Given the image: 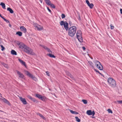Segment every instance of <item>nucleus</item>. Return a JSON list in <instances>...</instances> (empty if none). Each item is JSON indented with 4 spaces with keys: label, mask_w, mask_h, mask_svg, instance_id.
Segmentation results:
<instances>
[{
    "label": "nucleus",
    "mask_w": 122,
    "mask_h": 122,
    "mask_svg": "<svg viewBox=\"0 0 122 122\" xmlns=\"http://www.w3.org/2000/svg\"><path fill=\"white\" fill-rule=\"evenodd\" d=\"M77 28L75 26L70 27L68 29V35L71 37L73 36L76 33Z\"/></svg>",
    "instance_id": "nucleus-1"
},
{
    "label": "nucleus",
    "mask_w": 122,
    "mask_h": 122,
    "mask_svg": "<svg viewBox=\"0 0 122 122\" xmlns=\"http://www.w3.org/2000/svg\"><path fill=\"white\" fill-rule=\"evenodd\" d=\"M107 81L111 86L112 87H114L116 85V82L115 81L111 78H109L108 79Z\"/></svg>",
    "instance_id": "nucleus-2"
},
{
    "label": "nucleus",
    "mask_w": 122,
    "mask_h": 122,
    "mask_svg": "<svg viewBox=\"0 0 122 122\" xmlns=\"http://www.w3.org/2000/svg\"><path fill=\"white\" fill-rule=\"evenodd\" d=\"M76 36L79 41L81 42H82L83 41V40L82 37V33L81 30H77L76 33Z\"/></svg>",
    "instance_id": "nucleus-3"
},
{
    "label": "nucleus",
    "mask_w": 122,
    "mask_h": 122,
    "mask_svg": "<svg viewBox=\"0 0 122 122\" xmlns=\"http://www.w3.org/2000/svg\"><path fill=\"white\" fill-rule=\"evenodd\" d=\"M95 65L100 70H103V67L101 63L98 61H96L94 62Z\"/></svg>",
    "instance_id": "nucleus-4"
},
{
    "label": "nucleus",
    "mask_w": 122,
    "mask_h": 122,
    "mask_svg": "<svg viewBox=\"0 0 122 122\" xmlns=\"http://www.w3.org/2000/svg\"><path fill=\"white\" fill-rule=\"evenodd\" d=\"M60 24L61 26L63 25L66 31L68 30V24L66 21H61L60 22Z\"/></svg>",
    "instance_id": "nucleus-5"
},
{
    "label": "nucleus",
    "mask_w": 122,
    "mask_h": 122,
    "mask_svg": "<svg viewBox=\"0 0 122 122\" xmlns=\"http://www.w3.org/2000/svg\"><path fill=\"white\" fill-rule=\"evenodd\" d=\"M34 27H35V30L38 31H41L43 29V27L36 23H34L33 24Z\"/></svg>",
    "instance_id": "nucleus-6"
},
{
    "label": "nucleus",
    "mask_w": 122,
    "mask_h": 122,
    "mask_svg": "<svg viewBox=\"0 0 122 122\" xmlns=\"http://www.w3.org/2000/svg\"><path fill=\"white\" fill-rule=\"evenodd\" d=\"M26 74L28 76L32 78L33 80L36 81H37V78L28 71H27L26 72Z\"/></svg>",
    "instance_id": "nucleus-7"
},
{
    "label": "nucleus",
    "mask_w": 122,
    "mask_h": 122,
    "mask_svg": "<svg viewBox=\"0 0 122 122\" xmlns=\"http://www.w3.org/2000/svg\"><path fill=\"white\" fill-rule=\"evenodd\" d=\"M2 95V94L0 93V96L1 97V98H0V100L9 106H10L11 104L7 100L3 97Z\"/></svg>",
    "instance_id": "nucleus-8"
},
{
    "label": "nucleus",
    "mask_w": 122,
    "mask_h": 122,
    "mask_svg": "<svg viewBox=\"0 0 122 122\" xmlns=\"http://www.w3.org/2000/svg\"><path fill=\"white\" fill-rule=\"evenodd\" d=\"M17 45L19 46L20 48L22 49H24L26 46L25 44L22 42H18L17 43Z\"/></svg>",
    "instance_id": "nucleus-9"
},
{
    "label": "nucleus",
    "mask_w": 122,
    "mask_h": 122,
    "mask_svg": "<svg viewBox=\"0 0 122 122\" xmlns=\"http://www.w3.org/2000/svg\"><path fill=\"white\" fill-rule=\"evenodd\" d=\"M86 113L89 116L92 115L93 116L95 114V112L94 111L92 112L91 110H87L86 112Z\"/></svg>",
    "instance_id": "nucleus-10"
},
{
    "label": "nucleus",
    "mask_w": 122,
    "mask_h": 122,
    "mask_svg": "<svg viewBox=\"0 0 122 122\" xmlns=\"http://www.w3.org/2000/svg\"><path fill=\"white\" fill-rule=\"evenodd\" d=\"M86 2L90 9H92L93 8L94 5L93 3H90L88 0H86Z\"/></svg>",
    "instance_id": "nucleus-11"
},
{
    "label": "nucleus",
    "mask_w": 122,
    "mask_h": 122,
    "mask_svg": "<svg viewBox=\"0 0 122 122\" xmlns=\"http://www.w3.org/2000/svg\"><path fill=\"white\" fill-rule=\"evenodd\" d=\"M19 97L20 101L24 104L26 105L27 104V102L25 99L22 98L21 97Z\"/></svg>",
    "instance_id": "nucleus-12"
},
{
    "label": "nucleus",
    "mask_w": 122,
    "mask_h": 122,
    "mask_svg": "<svg viewBox=\"0 0 122 122\" xmlns=\"http://www.w3.org/2000/svg\"><path fill=\"white\" fill-rule=\"evenodd\" d=\"M16 71L18 75L19 76V77L22 78H24V76L22 73H21L20 72L17 70H16Z\"/></svg>",
    "instance_id": "nucleus-13"
},
{
    "label": "nucleus",
    "mask_w": 122,
    "mask_h": 122,
    "mask_svg": "<svg viewBox=\"0 0 122 122\" xmlns=\"http://www.w3.org/2000/svg\"><path fill=\"white\" fill-rule=\"evenodd\" d=\"M20 28L21 30L24 33H25L26 32V29L23 26H20Z\"/></svg>",
    "instance_id": "nucleus-14"
},
{
    "label": "nucleus",
    "mask_w": 122,
    "mask_h": 122,
    "mask_svg": "<svg viewBox=\"0 0 122 122\" xmlns=\"http://www.w3.org/2000/svg\"><path fill=\"white\" fill-rule=\"evenodd\" d=\"M28 54H29L30 55H35L36 54L35 53L33 52V50L30 48L29 49V52Z\"/></svg>",
    "instance_id": "nucleus-15"
},
{
    "label": "nucleus",
    "mask_w": 122,
    "mask_h": 122,
    "mask_svg": "<svg viewBox=\"0 0 122 122\" xmlns=\"http://www.w3.org/2000/svg\"><path fill=\"white\" fill-rule=\"evenodd\" d=\"M24 51L26 53H28L29 52V49H30V48L28 47H27V46H26L24 48Z\"/></svg>",
    "instance_id": "nucleus-16"
},
{
    "label": "nucleus",
    "mask_w": 122,
    "mask_h": 122,
    "mask_svg": "<svg viewBox=\"0 0 122 122\" xmlns=\"http://www.w3.org/2000/svg\"><path fill=\"white\" fill-rule=\"evenodd\" d=\"M18 60L25 67H26V65L25 62L23 61V60H21L20 59H19Z\"/></svg>",
    "instance_id": "nucleus-17"
},
{
    "label": "nucleus",
    "mask_w": 122,
    "mask_h": 122,
    "mask_svg": "<svg viewBox=\"0 0 122 122\" xmlns=\"http://www.w3.org/2000/svg\"><path fill=\"white\" fill-rule=\"evenodd\" d=\"M11 53L13 55H17L16 52L14 50H11Z\"/></svg>",
    "instance_id": "nucleus-18"
},
{
    "label": "nucleus",
    "mask_w": 122,
    "mask_h": 122,
    "mask_svg": "<svg viewBox=\"0 0 122 122\" xmlns=\"http://www.w3.org/2000/svg\"><path fill=\"white\" fill-rule=\"evenodd\" d=\"M69 111L72 114H78V112L75 111H74L71 110H69Z\"/></svg>",
    "instance_id": "nucleus-19"
},
{
    "label": "nucleus",
    "mask_w": 122,
    "mask_h": 122,
    "mask_svg": "<svg viewBox=\"0 0 122 122\" xmlns=\"http://www.w3.org/2000/svg\"><path fill=\"white\" fill-rule=\"evenodd\" d=\"M0 5H1L2 8L4 9H6L5 6V4L2 2H1L0 4Z\"/></svg>",
    "instance_id": "nucleus-20"
},
{
    "label": "nucleus",
    "mask_w": 122,
    "mask_h": 122,
    "mask_svg": "<svg viewBox=\"0 0 122 122\" xmlns=\"http://www.w3.org/2000/svg\"><path fill=\"white\" fill-rule=\"evenodd\" d=\"M7 10L9 11L11 13H13L14 11L13 10L10 8L8 7L7 8Z\"/></svg>",
    "instance_id": "nucleus-21"
},
{
    "label": "nucleus",
    "mask_w": 122,
    "mask_h": 122,
    "mask_svg": "<svg viewBox=\"0 0 122 122\" xmlns=\"http://www.w3.org/2000/svg\"><path fill=\"white\" fill-rule=\"evenodd\" d=\"M46 4L48 5H50L51 3V2L49 0H44Z\"/></svg>",
    "instance_id": "nucleus-22"
},
{
    "label": "nucleus",
    "mask_w": 122,
    "mask_h": 122,
    "mask_svg": "<svg viewBox=\"0 0 122 122\" xmlns=\"http://www.w3.org/2000/svg\"><path fill=\"white\" fill-rule=\"evenodd\" d=\"M46 99V97L42 96L40 99L43 101H45Z\"/></svg>",
    "instance_id": "nucleus-23"
},
{
    "label": "nucleus",
    "mask_w": 122,
    "mask_h": 122,
    "mask_svg": "<svg viewBox=\"0 0 122 122\" xmlns=\"http://www.w3.org/2000/svg\"><path fill=\"white\" fill-rule=\"evenodd\" d=\"M29 99L31 100L32 101L34 102H36V103H38V101H37L35 99L33 98L32 97H31V98Z\"/></svg>",
    "instance_id": "nucleus-24"
},
{
    "label": "nucleus",
    "mask_w": 122,
    "mask_h": 122,
    "mask_svg": "<svg viewBox=\"0 0 122 122\" xmlns=\"http://www.w3.org/2000/svg\"><path fill=\"white\" fill-rule=\"evenodd\" d=\"M16 34L18 35L19 36H22V33L20 31H18L16 33Z\"/></svg>",
    "instance_id": "nucleus-25"
},
{
    "label": "nucleus",
    "mask_w": 122,
    "mask_h": 122,
    "mask_svg": "<svg viewBox=\"0 0 122 122\" xmlns=\"http://www.w3.org/2000/svg\"><path fill=\"white\" fill-rule=\"evenodd\" d=\"M47 55L51 57L55 58L56 57L54 55L51 54H48Z\"/></svg>",
    "instance_id": "nucleus-26"
},
{
    "label": "nucleus",
    "mask_w": 122,
    "mask_h": 122,
    "mask_svg": "<svg viewBox=\"0 0 122 122\" xmlns=\"http://www.w3.org/2000/svg\"><path fill=\"white\" fill-rule=\"evenodd\" d=\"M115 103H117L118 104H122V100L121 101H115Z\"/></svg>",
    "instance_id": "nucleus-27"
},
{
    "label": "nucleus",
    "mask_w": 122,
    "mask_h": 122,
    "mask_svg": "<svg viewBox=\"0 0 122 122\" xmlns=\"http://www.w3.org/2000/svg\"><path fill=\"white\" fill-rule=\"evenodd\" d=\"M35 96L36 97L40 99L42 96L38 94H36Z\"/></svg>",
    "instance_id": "nucleus-28"
},
{
    "label": "nucleus",
    "mask_w": 122,
    "mask_h": 122,
    "mask_svg": "<svg viewBox=\"0 0 122 122\" xmlns=\"http://www.w3.org/2000/svg\"><path fill=\"white\" fill-rule=\"evenodd\" d=\"M37 114L38 115L41 117L42 119H45V117L41 114L39 113H37Z\"/></svg>",
    "instance_id": "nucleus-29"
},
{
    "label": "nucleus",
    "mask_w": 122,
    "mask_h": 122,
    "mask_svg": "<svg viewBox=\"0 0 122 122\" xmlns=\"http://www.w3.org/2000/svg\"><path fill=\"white\" fill-rule=\"evenodd\" d=\"M75 118L76 119V121L78 122H80V120L79 119L78 117H75Z\"/></svg>",
    "instance_id": "nucleus-30"
},
{
    "label": "nucleus",
    "mask_w": 122,
    "mask_h": 122,
    "mask_svg": "<svg viewBox=\"0 0 122 122\" xmlns=\"http://www.w3.org/2000/svg\"><path fill=\"white\" fill-rule=\"evenodd\" d=\"M82 101L83 102V103L85 104H86L87 103V101L86 100L82 99Z\"/></svg>",
    "instance_id": "nucleus-31"
},
{
    "label": "nucleus",
    "mask_w": 122,
    "mask_h": 122,
    "mask_svg": "<svg viewBox=\"0 0 122 122\" xmlns=\"http://www.w3.org/2000/svg\"><path fill=\"white\" fill-rule=\"evenodd\" d=\"M3 65L6 68H7V69L9 68V66H8L6 64H5L3 63Z\"/></svg>",
    "instance_id": "nucleus-32"
},
{
    "label": "nucleus",
    "mask_w": 122,
    "mask_h": 122,
    "mask_svg": "<svg viewBox=\"0 0 122 122\" xmlns=\"http://www.w3.org/2000/svg\"><path fill=\"white\" fill-rule=\"evenodd\" d=\"M50 5L51 7L53 8L54 9L55 8V5L52 4H51H51H50Z\"/></svg>",
    "instance_id": "nucleus-33"
},
{
    "label": "nucleus",
    "mask_w": 122,
    "mask_h": 122,
    "mask_svg": "<svg viewBox=\"0 0 122 122\" xmlns=\"http://www.w3.org/2000/svg\"><path fill=\"white\" fill-rule=\"evenodd\" d=\"M107 111L109 113L112 114L113 113L112 111L110 109H108Z\"/></svg>",
    "instance_id": "nucleus-34"
},
{
    "label": "nucleus",
    "mask_w": 122,
    "mask_h": 122,
    "mask_svg": "<svg viewBox=\"0 0 122 122\" xmlns=\"http://www.w3.org/2000/svg\"><path fill=\"white\" fill-rule=\"evenodd\" d=\"M2 19H3L7 23H10L9 21L7 20L5 18H4L3 17H2L1 18Z\"/></svg>",
    "instance_id": "nucleus-35"
},
{
    "label": "nucleus",
    "mask_w": 122,
    "mask_h": 122,
    "mask_svg": "<svg viewBox=\"0 0 122 122\" xmlns=\"http://www.w3.org/2000/svg\"><path fill=\"white\" fill-rule=\"evenodd\" d=\"M0 46L1 48H2V49H1V51H3L5 50V48L2 45H0Z\"/></svg>",
    "instance_id": "nucleus-36"
},
{
    "label": "nucleus",
    "mask_w": 122,
    "mask_h": 122,
    "mask_svg": "<svg viewBox=\"0 0 122 122\" xmlns=\"http://www.w3.org/2000/svg\"><path fill=\"white\" fill-rule=\"evenodd\" d=\"M41 46L46 50H47V49L48 48L47 47L45 46L42 45Z\"/></svg>",
    "instance_id": "nucleus-37"
},
{
    "label": "nucleus",
    "mask_w": 122,
    "mask_h": 122,
    "mask_svg": "<svg viewBox=\"0 0 122 122\" xmlns=\"http://www.w3.org/2000/svg\"><path fill=\"white\" fill-rule=\"evenodd\" d=\"M110 28L111 30L113 29L114 28V26H113L112 24L110 25Z\"/></svg>",
    "instance_id": "nucleus-38"
},
{
    "label": "nucleus",
    "mask_w": 122,
    "mask_h": 122,
    "mask_svg": "<svg viewBox=\"0 0 122 122\" xmlns=\"http://www.w3.org/2000/svg\"><path fill=\"white\" fill-rule=\"evenodd\" d=\"M61 16L62 18V19L64 18L65 17V15L64 14H62L61 15Z\"/></svg>",
    "instance_id": "nucleus-39"
},
{
    "label": "nucleus",
    "mask_w": 122,
    "mask_h": 122,
    "mask_svg": "<svg viewBox=\"0 0 122 122\" xmlns=\"http://www.w3.org/2000/svg\"><path fill=\"white\" fill-rule=\"evenodd\" d=\"M46 75L48 76H50L49 73V72L48 71H46Z\"/></svg>",
    "instance_id": "nucleus-40"
},
{
    "label": "nucleus",
    "mask_w": 122,
    "mask_h": 122,
    "mask_svg": "<svg viewBox=\"0 0 122 122\" xmlns=\"http://www.w3.org/2000/svg\"><path fill=\"white\" fill-rule=\"evenodd\" d=\"M46 50L48 52L52 53V52L48 48Z\"/></svg>",
    "instance_id": "nucleus-41"
},
{
    "label": "nucleus",
    "mask_w": 122,
    "mask_h": 122,
    "mask_svg": "<svg viewBox=\"0 0 122 122\" xmlns=\"http://www.w3.org/2000/svg\"><path fill=\"white\" fill-rule=\"evenodd\" d=\"M89 64H90V65L92 66V67L93 68H94L93 66L92 65H93L92 63L91 62H90Z\"/></svg>",
    "instance_id": "nucleus-42"
},
{
    "label": "nucleus",
    "mask_w": 122,
    "mask_h": 122,
    "mask_svg": "<svg viewBox=\"0 0 122 122\" xmlns=\"http://www.w3.org/2000/svg\"><path fill=\"white\" fill-rule=\"evenodd\" d=\"M47 9L48 11L50 12L51 13V10L48 7H47Z\"/></svg>",
    "instance_id": "nucleus-43"
},
{
    "label": "nucleus",
    "mask_w": 122,
    "mask_h": 122,
    "mask_svg": "<svg viewBox=\"0 0 122 122\" xmlns=\"http://www.w3.org/2000/svg\"><path fill=\"white\" fill-rule=\"evenodd\" d=\"M27 97L29 99H30L32 97L30 95H28L27 96Z\"/></svg>",
    "instance_id": "nucleus-44"
},
{
    "label": "nucleus",
    "mask_w": 122,
    "mask_h": 122,
    "mask_svg": "<svg viewBox=\"0 0 122 122\" xmlns=\"http://www.w3.org/2000/svg\"><path fill=\"white\" fill-rule=\"evenodd\" d=\"M78 19L80 20H81L80 16V15H78Z\"/></svg>",
    "instance_id": "nucleus-45"
},
{
    "label": "nucleus",
    "mask_w": 122,
    "mask_h": 122,
    "mask_svg": "<svg viewBox=\"0 0 122 122\" xmlns=\"http://www.w3.org/2000/svg\"><path fill=\"white\" fill-rule=\"evenodd\" d=\"M120 11L121 13L122 14V9H120Z\"/></svg>",
    "instance_id": "nucleus-46"
},
{
    "label": "nucleus",
    "mask_w": 122,
    "mask_h": 122,
    "mask_svg": "<svg viewBox=\"0 0 122 122\" xmlns=\"http://www.w3.org/2000/svg\"><path fill=\"white\" fill-rule=\"evenodd\" d=\"M82 48L83 49V50H85L86 49L84 47H82Z\"/></svg>",
    "instance_id": "nucleus-47"
},
{
    "label": "nucleus",
    "mask_w": 122,
    "mask_h": 122,
    "mask_svg": "<svg viewBox=\"0 0 122 122\" xmlns=\"http://www.w3.org/2000/svg\"><path fill=\"white\" fill-rule=\"evenodd\" d=\"M95 70V71L97 72H99V71L95 69H94Z\"/></svg>",
    "instance_id": "nucleus-48"
},
{
    "label": "nucleus",
    "mask_w": 122,
    "mask_h": 122,
    "mask_svg": "<svg viewBox=\"0 0 122 122\" xmlns=\"http://www.w3.org/2000/svg\"><path fill=\"white\" fill-rule=\"evenodd\" d=\"M39 1H40L41 3H42V2L43 0H39Z\"/></svg>",
    "instance_id": "nucleus-49"
},
{
    "label": "nucleus",
    "mask_w": 122,
    "mask_h": 122,
    "mask_svg": "<svg viewBox=\"0 0 122 122\" xmlns=\"http://www.w3.org/2000/svg\"><path fill=\"white\" fill-rule=\"evenodd\" d=\"M103 77H104V75H103V74H102L101 75Z\"/></svg>",
    "instance_id": "nucleus-50"
},
{
    "label": "nucleus",
    "mask_w": 122,
    "mask_h": 122,
    "mask_svg": "<svg viewBox=\"0 0 122 122\" xmlns=\"http://www.w3.org/2000/svg\"><path fill=\"white\" fill-rule=\"evenodd\" d=\"M0 17L2 18L3 16L1 15L0 14Z\"/></svg>",
    "instance_id": "nucleus-51"
},
{
    "label": "nucleus",
    "mask_w": 122,
    "mask_h": 122,
    "mask_svg": "<svg viewBox=\"0 0 122 122\" xmlns=\"http://www.w3.org/2000/svg\"><path fill=\"white\" fill-rule=\"evenodd\" d=\"M70 75L71 77H72V76L71 75Z\"/></svg>",
    "instance_id": "nucleus-52"
},
{
    "label": "nucleus",
    "mask_w": 122,
    "mask_h": 122,
    "mask_svg": "<svg viewBox=\"0 0 122 122\" xmlns=\"http://www.w3.org/2000/svg\"><path fill=\"white\" fill-rule=\"evenodd\" d=\"M9 26L10 27H11V25L10 24H9Z\"/></svg>",
    "instance_id": "nucleus-53"
},
{
    "label": "nucleus",
    "mask_w": 122,
    "mask_h": 122,
    "mask_svg": "<svg viewBox=\"0 0 122 122\" xmlns=\"http://www.w3.org/2000/svg\"><path fill=\"white\" fill-rule=\"evenodd\" d=\"M99 74L101 75L102 74H101L100 73H99Z\"/></svg>",
    "instance_id": "nucleus-54"
},
{
    "label": "nucleus",
    "mask_w": 122,
    "mask_h": 122,
    "mask_svg": "<svg viewBox=\"0 0 122 122\" xmlns=\"http://www.w3.org/2000/svg\"><path fill=\"white\" fill-rule=\"evenodd\" d=\"M99 74L101 75L102 74H101L100 73H99Z\"/></svg>",
    "instance_id": "nucleus-55"
},
{
    "label": "nucleus",
    "mask_w": 122,
    "mask_h": 122,
    "mask_svg": "<svg viewBox=\"0 0 122 122\" xmlns=\"http://www.w3.org/2000/svg\"><path fill=\"white\" fill-rule=\"evenodd\" d=\"M99 74L101 75L102 74H101L100 73H99Z\"/></svg>",
    "instance_id": "nucleus-56"
},
{
    "label": "nucleus",
    "mask_w": 122,
    "mask_h": 122,
    "mask_svg": "<svg viewBox=\"0 0 122 122\" xmlns=\"http://www.w3.org/2000/svg\"><path fill=\"white\" fill-rule=\"evenodd\" d=\"M98 73H100L99 71V72H98Z\"/></svg>",
    "instance_id": "nucleus-57"
},
{
    "label": "nucleus",
    "mask_w": 122,
    "mask_h": 122,
    "mask_svg": "<svg viewBox=\"0 0 122 122\" xmlns=\"http://www.w3.org/2000/svg\"><path fill=\"white\" fill-rule=\"evenodd\" d=\"M94 117H92L93 118H94Z\"/></svg>",
    "instance_id": "nucleus-58"
}]
</instances>
